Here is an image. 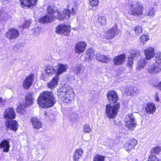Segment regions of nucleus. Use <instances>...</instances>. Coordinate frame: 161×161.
<instances>
[{"mask_svg": "<svg viewBox=\"0 0 161 161\" xmlns=\"http://www.w3.org/2000/svg\"><path fill=\"white\" fill-rule=\"evenodd\" d=\"M37 101L39 106L44 108L53 106L56 101L53 93L47 91L40 93Z\"/></svg>", "mask_w": 161, "mask_h": 161, "instance_id": "nucleus-1", "label": "nucleus"}, {"mask_svg": "<svg viewBox=\"0 0 161 161\" xmlns=\"http://www.w3.org/2000/svg\"><path fill=\"white\" fill-rule=\"evenodd\" d=\"M47 11L48 14L41 18L39 20L40 22L43 23L51 22L55 18L62 20L65 19L64 14L59 12L53 6H48Z\"/></svg>", "mask_w": 161, "mask_h": 161, "instance_id": "nucleus-2", "label": "nucleus"}, {"mask_svg": "<svg viewBox=\"0 0 161 161\" xmlns=\"http://www.w3.org/2000/svg\"><path fill=\"white\" fill-rule=\"evenodd\" d=\"M58 97L64 103H69L74 98L75 95L71 87L67 86L61 89L60 92L57 93Z\"/></svg>", "mask_w": 161, "mask_h": 161, "instance_id": "nucleus-3", "label": "nucleus"}, {"mask_svg": "<svg viewBox=\"0 0 161 161\" xmlns=\"http://www.w3.org/2000/svg\"><path fill=\"white\" fill-rule=\"evenodd\" d=\"M144 10V8L142 3L141 2H137L130 5L128 13L131 15L137 16L142 15Z\"/></svg>", "mask_w": 161, "mask_h": 161, "instance_id": "nucleus-4", "label": "nucleus"}, {"mask_svg": "<svg viewBox=\"0 0 161 161\" xmlns=\"http://www.w3.org/2000/svg\"><path fill=\"white\" fill-rule=\"evenodd\" d=\"M119 106V103L116 104L112 106L109 104L107 105L105 112L106 116L109 119L114 118L117 115Z\"/></svg>", "mask_w": 161, "mask_h": 161, "instance_id": "nucleus-5", "label": "nucleus"}, {"mask_svg": "<svg viewBox=\"0 0 161 161\" xmlns=\"http://www.w3.org/2000/svg\"><path fill=\"white\" fill-rule=\"evenodd\" d=\"M125 121L126 127L130 130H134L137 125L136 117L133 114H130L126 115Z\"/></svg>", "mask_w": 161, "mask_h": 161, "instance_id": "nucleus-6", "label": "nucleus"}, {"mask_svg": "<svg viewBox=\"0 0 161 161\" xmlns=\"http://www.w3.org/2000/svg\"><path fill=\"white\" fill-rule=\"evenodd\" d=\"M70 31V25L61 24L58 25L56 28V33L61 35L69 36Z\"/></svg>", "mask_w": 161, "mask_h": 161, "instance_id": "nucleus-7", "label": "nucleus"}, {"mask_svg": "<svg viewBox=\"0 0 161 161\" xmlns=\"http://www.w3.org/2000/svg\"><path fill=\"white\" fill-rule=\"evenodd\" d=\"M19 33L18 30L14 28L10 29L6 32V37L10 40L16 39L18 37Z\"/></svg>", "mask_w": 161, "mask_h": 161, "instance_id": "nucleus-8", "label": "nucleus"}, {"mask_svg": "<svg viewBox=\"0 0 161 161\" xmlns=\"http://www.w3.org/2000/svg\"><path fill=\"white\" fill-rule=\"evenodd\" d=\"M34 78V75L31 73L23 80L22 87L24 89H27L30 87L33 82Z\"/></svg>", "mask_w": 161, "mask_h": 161, "instance_id": "nucleus-9", "label": "nucleus"}, {"mask_svg": "<svg viewBox=\"0 0 161 161\" xmlns=\"http://www.w3.org/2000/svg\"><path fill=\"white\" fill-rule=\"evenodd\" d=\"M3 116L6 119H14L15 114L13 108H10L6 109L3 114Z\"/></svg>", "mask_w": 161, "mask_h": 161, "instance_id": "nucleus-10", "label": "nucleus"}, {"mask_svg": "<svg viewBox=\"0 0 161 161\" xmlns=\"http://www.w3.org/2000/svg\"><path fill=\"white\" fill-rule=\"evenodd\" d=\"M21 6H25L29 8H33L36 5L37 0H20Z\"/></svg>", "mask_w": 161, "mask_h": 161, "instance_id": "nucleus-11", "label": "nucleus"}, {"mask_svg": "<svg viewBox=\"0 0 161 161\" xmlns=\"http://www.w3.org/2000/svg\"><path fill=\"white\" fill-rule=\"evenodd\" d=\"M55 67H56V75L59 76L60 74L66 71L68 68V66L66 64L60 63L58 64Z\"/></svg>", "mask_w": 161, "mask_h": 161, "instance_id": "nucleus-12", "label": "nucleus"}, {"mask_svg": "<svg viewBox=\"0 0 161 161\" xmlns=\"http://www.w3.org/2000/svg\"><path fill=\"white\" fill-rule=\"evenodd\" d=\"M86 45V44L84 42H78L75 45V52L78 53H82L85 50Z\"/></svg>", "mask_w": 161, "mask_h": 161, "instance_id": "nucleus-13", "label": "nucleus"}, {"mask_svg": "<svg viewBox=\"0 0 161 161\" xmlns=\"http://www.w3.org/2000/svg\"><path fill=\"white\" fill-rule=\"evenodd\" d=\"M109 102L111 103H115L118 99V97L114 91L109 92L107 95Z\"/></svg>", "mask_w": 161, "mask_h": 161, "instance_id": "nucleus-14", "label": "nucleus"}, {"mask_svg": "<svg viewBox=\"0 0 161 161\" xmlns=\"http://www.w3.org/2000/svg\"><path fill=\"white\" fill-rule=\"evenodd\" d=\"M96 58L97 61L103 63H108L110 61L109 55H102L100 53L96 54Z\"/></svg>", "mask_w": 161, "mask_h": 161, "instance_id": "nucleus-15", "label": "nucleus"}, {"mask_svg": "<svg viewBox=\"0 0 161 161\" xmlns=\"http://www.w3.org/2000/svg\"><path fill=\"white\" fill-rule=\"evenodd\" d=\"M145 109L147 113L153 114L155 112L156 107L154 103L150 102L147 104Z\"/></svg>", "mask_w": 161, "mask_h": 161, "instance_id": "nucleus-16", "label": "nucleus"}, {"mask_svg": "<svg viewBox=\"0 0 161 161\" xmlns=\"http://www.w3.org/2000/svg\"><path fill=\"white\" fill-rule=\"evenodd\" d=\"M126 56L125 54H121L115 57L113 59V62L114 65H119L125 62Z\"/></svg>", "mask_w": 161, "mask_h": 161, "instance_id": "nucleus-17", "label": "nucleus"}, {"mask_svg": "<svg viewBox=\"0 0 161 161\" xmlns=\"http://www.w3.org/2000/svg\"><path fill=\"white\" fill-rule=\"evenodd\" d=\"M146 58L149 60L153 58L155 55L154 48L152 47H149L144 51Z\"/></svg>", "mask_w": 161, "mask_h": 161, "instance_id": "nucleus-18", "label": "nucleus"}, {"mask_svg": "<svg viewBox=\"0 0 161 161\" xmlns=\"http://www.w3.org/2000/svg\"><path fill=\"white\" fill-rule=\"evenodd\" d=\"M137 141L133 139L126 143L124 145V147L127 151H129L131 149H133L137 144Z\"/></svg>", "mask_w": 161, "mask_h": 161, "instance_id": "nucleus-19", "label": "nucleus"}, {"mask_svg": "<svg viewBox=\"0 0 161 161\" xmlns=\"http://www.w3.org/2000/svg\"><path fill=\"white\" fill-rule=\"evenodd\" d=\"M9 139L3 140L0 143V147L3 152H8L10 147Z\"/></svg>", "mask_w": 161, "mask_h": 161, "instance_id": "nucleus-20", "label": "nucleus"}, {"mask_svg": "<svg viewBox=\"0 0 161 161\" xmlns=\"http://www.w3.org/2000/svg\"><path fill=\"white\" fill-rule=\"evenodd\" d=\"M118 31L117 27H113L107 32L106 38L108 39H111L115 35L117 34Z\"/></svg>", "mask_w": 161, "mask_h": 161, "instance_id": "nucleus-21", "label": "nucleus"}, {"mask_svg": "<svg viewBox=\"0 0 161 161\" xmlns=\"http://www.w3.org/2000/svg\"><path fill=\"white\" fill-rule=\"evenodd\" d=\"M31 122L34 129L38 130L42 127V125L41 121L36 118H32L31 119Z\"/></svg>", "mask_w": 161, "mask_h": 161, "instance_id": "nucleus-22", "label": "nucleus"}, {"mask_svg": "<svg viewBox=\"0 0 161 161\" xmlns=\"http://www.w3.org/2000/svg\"><path fill=\"white\" fill-rule=\"evenodd\" d=\"M7 127L11 130L16 131L18 129V125L15 120H8L7 122Z\"/></svg>", "mask_w": 161, "mask_h": 161, "instance_id": "nucleus-23", "label": "nucleus"}, {"mask_svg": "<svg viewBox=\"0 0 161 161\" xmlns=\"http://www.w3.org/2000/svg\"><path fill=\"white\" fill-rule=\"evenodd\" d=\"M160 70V68L156 66L154 64L150 65L148 68V72L151 73H156Z\"/></svg>", "mask_w": 161, "mask_h": 161, "instance_id": "nucleus-24", "label": "nucleus"}, {"mask_svg": "<svg viewBox=\"0 0 161 161\" xmlns=\"http://www.w3.org/2000/svg\"><path fill=\"white\" fill-rule=\"evenodd\" d=\"M34 98L31 93L27 94L25 96V103L26 106L31 104L33 103Z\"/></svg>", "mask_w": 161, "mask_h": 161, "instance_id": "nucleus-25", "label": "nucleus"}, {"mask_svg": "<svg viewBox=\"0 0 161 161\" xmlns=\"http://www.w3.org/2000/svg\"><path fill=\"white\" fill-rule=\"evenodd\" d=\"M83 151L82 149L80 148L76 149L73 156L74 160L78 161L79 158L81 157L83 154Z\"/></svg>", "mask_w": 161, "mask_h": 161, "instance_id": "nucleus-26", "label": "nucleus"}, {"mask_svg": "<svg viewBox=\"0 0 161 161\" xmlns=\"http://www.w3.org/2000/svg\"><path fill=\"white\" fill-rule=\"evenodd\" d=\"M46 73L50 75L55 73H56V69H54L53 67L50 65H47L45 68Z\"/></svg>", "mask_w": 161, "mask_h": 161, "instance_id": "nucleus-27", "label": "nucleus"}, {"mask_svg": "<svg viewBox=\"0 0 161 161\" xmlns=\"http://www.w3.org/2000/svg\"><path fill=\"white\" fill-rule=\"evenodd\" d=\"M86 53L85 58L88 60L92 59L94 55V50L90 48L86 51Z\"/></svg>", "mask_w": 161, "mask_h": 161, "instance_id": "nucleus-28", "label": "nucleus"}, {"mask_svg": "<svg viewBox=\"0 0 161 161\" xmlns=\"http://www.w3.org/2000/svg\"><path fill=\"white\" fill-rule=\"evenodd\" d=\"M58 76L57 75L54 77L52 81L48 84V87L50 88H53L58 84Z\"/></svg>", "mask_w": 161, "mask_h": 161, "instance_id": "nucleus-29", "label": "nucleus"}, {"mask_svg": "<svg viewBox=\"0 0 161 161\" xmlns=\"http://www.w3.org/2000/svg\"><path fill=\"white\" fill-rule=\"evenodd\" d=\"M84 68L81 64H78L74 69V71L76 74H81L84 73Z\"/></svg>", "mask_w": 161, "mask_h": 161, "instance_id": "nucleus-30", "label": "nucleus"}, {"mask_svg": "<svg viewBox=\"0 0 161 161\" xmlns=\"http://www.w3.org/2000/svg\"><path fill=\"white\" fill-rule=\"evenodd\" d=\"M146 64V61L144 59H142L138 61L136 68L137 69H141L143 68Z\"/></svg>", "mask_w": 161, "mask_h": 161, "instance_id": "nucleus-31", "label": "nucleus"}, {"mask_svg": "<svg viewBox=\"0 0 161 161\" xmlns=\"http://www.w3.org/2000/svg\"><path fill=\"white\" fill-rule=\"evenodd\" d=\"M62 13L64 14L65 16V18H66V16H68V18L70 17L71 14L73 15H75V11L74 8H72V9L71 12L70 11L69 9H66L64 10V12H62Z\"/></svg>", "mask_w": 161, "mask_h": 161, "instance_id": "nucleus-32", "label": "nucleus"}, {"mask_svg": "<svg viewBox=\"0 0 161 161\" xmlns=\"http://www.w3.org/2000/svg\"><path fill=\"white\" fill-rule=\"evenodd\" d=\"M130 55L134 58V59H136L140 56V51L137 50H132L130 52Z\"/></svg>", "mask_w": 161, "mask_h": 161, "instance_id": "nucleus-33", "label": "nucleus"}, {"mask_svg": "<svg viewBox=\"0 0 161 161\" xmlns=\"http://www.w3.org/2000/svg\"><path fill=\"white\" fill-rule=\"evenodd\" d=\"M155 12V9L152 8H150L147 10L146 14L148 16L152 18L154 16Z\"/></svg>", "mask_w": 161, "mask_h": 161, "instance_id": "nucleus-34", "label": "nucleus"}, {"mask_svg": "<svg viewBox=\"0 0 161 161\" xmlns=\"http://www.w3.org/2000/svg\"><path fill=\"white\" fill-rule=\"evenodd\" d=\"M161 151V148L157 146L153 147L152 149L150 151V155H154L155 154L158 153Z\"/></svg>", "mask_w": 161, "mask_h": 161, "instance_id": "nucleus-35", "label": "nucleus"}, {"mask_svg": "<svg viewBox=\"0 0 161 161\" xmlns=\"http://www.w3.org/2000/svg\"><path fill=\"white\" fill-rule=\"evenodd\" d=\"M105 158L104 156L97 154L93 157V161H104Z\"/></svg>", "mask_w": 161, "mask_h": 161, "instance_id": "nucleus-36", "label": "nucleus"}, {"mask_svg": "<svg viewBox=\"0 0 161 161\" xmlns=\"http://www.w3.org/2000/svg\"><path fill=\"white\" fill-rule=\"evenodd\" d=\"M98 21L102 25H105L106 24V18L103 15L100 16L98 17Z\"/></svg>", "mask_w": 161, "mask_h": 161, "instance_id": "nucleus-37", "label": "nucleus"}, {"mask_svg": "<svg viewBox=\"0 0 161 161\" xmlns=\"http://www.w3.org/2000/svg\"><path fill=\"white\" fill-rule=\"evenodd\" d=\"M149 38L148 36L146 35H143L139 39V41L141 44L143 45L147 42Z\"/></svg>", "mask_w": 161, "mask_h": 161, "instance_id": "nucleus-38", "label": "nucleus"}, {"mask_svg": "<svg viewBox=\"0 0 161 161\" xmlns=\"http://www.w3.org/2000/svg\"><path fill=\"white\" fill-rule=\"evenodd\" d=\"M155 56L156 62L158 64L161 63V52H157Z\"/></svg>", "mask_w": 161, "mask_h": 161, "instance_id": "nucleus-39", "label": "nucleus"}, {"mask_svg": "<svg viewBox=\"0 0 161 161\" xmlns=\"http://www.w3.org/2000/svg\"><path fill=\"white\" fill-rule=\"evenodd\" d=\"M134 31L136 35H138L142 32V28L140 25L136 26L134 28Z\"/></svg>", "mask_w": 161, "mask_h": 161, "instance_id": "nucleus-40", "label": "nucleus"}, {"mask_svg": "<svg viewBox=\"0 0 161 161\" xmlns=\"http://www.w3.org/2000/svg\"><path fill=\"white\" fill-rule=\"evenodd\" d=\"M83 130L84 132L86 133H90L92 131V129L88 124H86L83 126Z\"/></svg>", "mask_w": 161, "mask_h": 161, "instance_id": "nucleus-41", "label": "nucleus"}, {"mask_svg": "<svg viewBox=\"0 0 161 161\" xmlns=\"http://www.w3.org/2000/svg\"><path fill=\"white\" fill-rule=\"evenodd\" d=\"M31 23L30 20H25L23 25H22L21 26L22 28H27L29 27Z\"/></svg>", "mask_w": 161, "mask_h": 161, "instance_id": "nucleus-42", "label": "nucleus"}, {"mask_svg": "<svg viewBox=\"0 0 161 161\" xmlns=\"http://www.w3.org/2000/svg\"><path fill=\"white\" fill-rule=\"evenodd\" d=\"M148 161H159V160L154 155H150Z\"/></svg>", "mask_w": 161, "mask_h": 161, "instance_id": "nucleus-43", "label": "nucleus"}, {"mask_svg": "<svg viewBox=\"0 0 161 161\" xmlns=\"http://www.w3.org/2000/svg\"><path fill=\"white\" fill-rule=\"evenodd\" d=\"M133 59L134 58L131 56L130 55V56L128 57V65L131 66L133 64Z\"/></svg>", "mask_w": 161, "mask_h": 161, "instance_id": "nucleus-44", "label": "nucleus"}, {"mask_svg": "<svg viewBox=\"0 0 161 161\" xmlns=\"http://www.w3.org/2000/svg\"><path fill=\"white\" fill-rule=\"evenodd\" d=\"M90 4L92 6H97L98 3V0H90Z\"/></svg>", "mask_w": 161, "mask_h": 161, "instance_id": "nucleus-45", "label": "nucleus"}, {"mask_svg": "<svg viewBox=\"0 0 161 161\" xmlns=\"http://www.w3.org/2000/svg\"><path fill=\"white\" fill-rule=\"evenodd\" d=\"M25 109L21 105L19 106L17 108V111L18 113H23L24 112Z\"/></svg>", "mask_w": 161, "mask_h": 161, "instance_id": "nucleus-46", "label": "nucleus"}, {"mask_svg": "<svg viewBox=\"0 0 161 161\" xmlns=\"http://www.w3.org/2000/svg\"><path fill=\"white\" fill-rule=\"evenodd\" d=\"M11 0H0L1 2H3L4 4H6L8 2H10Z\"/></svg>", "mask_w": 161, "mask_h": 161, "instance_id": "nucleus-47", "label": "nucleus"}, {"mask_svg": "<svg viewBox=\"0 0 161 161\" xmlns=\"http://www.w3.org/2000/svg\"><path fill=\"white\" fill-rule=\"evenodd\" d=\"M5 102L4 100H3L1 97L0 98V103L2 105H3Z\"/></svg>", "mask_w": 161, "mask_h": 161, "instance_id": "nucleus-48", "label": "nucleus"}, {"mask_svg": "<svg viewBox=\"0 0 161 161\" xmlns=\"http://www.w3.org/2000/svg\"><path fill=\"white\" fill-rule=\"evenodd\" d=\"M154 97H155V100L156 101L158 102L159 100V98L157 94H156L154 95Z\"/></svg>", "mask_w": 161, "mask_h": 161, "instance_id": "nucleus-49", "label": "nucleus"}, {"mask_svg": "<svg viewBox=\"0 0 161 161\" xmlns=\"http://www.w3.org/2000/svg\"><path fill=\"white\" fill-rule=\"evenodd\" d=\"M3 19V14H2V13L0 11V21H1Z\"/></svg>", "mask_w": 161, "mask_h": 161, "instance_id": "nucleus-50", "label": "nucleus"}, {"mask_svg": "<svg viewBox=\"0 0 161 161\" xmlns=\"http://www.w3.org/2000/svg\"><path fill=\"white\" fill-rule=\"evenodd\" d=\"M132 93V92L131 90L130 91V92L128 91V92H126V93H127V95H131Z\"/></svg>", "mask_w": 161, "mask_h": 161, "instance_id": "nucleus-51", "label": "nucleus"}, {"mask_svg": "<svg viewBox=\"0 0 161 161\" xmlns=\"http://www.w3.org/2000/svg\"><path fill=\"white\" fill-rule=\"evenodd\" d=\"M159 88L161 90V82H160L159 84Z\"/></svg>", "mask_w": 161, "mask_h": 161, "instance_id": "nucleus-52", "label": "nucleus"}, {"mask_svg": "<svg viewBox=\"0 0 161 161\" xmlns=\"http://www.w3.org/2000/svg\"><path fill=\"white\" fill-rule=\"evenodd\" d=\"M34 29H35V30H38V29L36 28H35Z\"/></svg>", "mask_w": 161, "mask_h": 161, "instance_id": "nucleus-53", "label": "nucleus"}, {"mask_svg": "<svg viewBox=\"0 0 161 161\" xmlns=\"http://www.w3.org/2000/svg\"><path fill=\"white\" fill-rule=\"evenodd\" d=\"M135 161H138L137 159L135 160Z\"/></svg>", "mask_w": 161, "mask_h": 161, "instance_id": "nucleus-54", "label": "nucleus"}, {"mask_svg": "<svg viewBox=\"0 0 161 161\" xmlns=\"http://www.w3.org/2000/svg\"><path fill=\"white\" fill-rule=\"evenodd\" d=\"M74 161H75L74 160Z\"/></svg>", "mask_w": 161, "mask_h": 161, "instance_id": "nucleus-55", "label": "nucleus"}]
</instances>
